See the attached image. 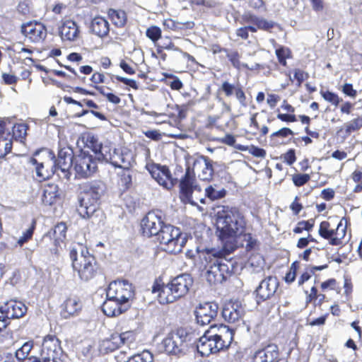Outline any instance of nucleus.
<instances>
[{"label":"nucleus","mask_w":362,"mask_h":362,"mask_svg":"<svg viewBox=\"0 0 362 362\" xmlns=\"http://www.w3.org/2000/svg\"><path fill=\"white\" fill-rule=\"evenodd\" d=\"M247 220L244 211L236 206H222L216 214V233L224 244V250L233 252L237 248V239L243 237L247 242L246 249L252 250L257 243L251 233H246Z\"/></svg>","instance_id":"obj_1"},{"label":"nucleus","mask_w":362,"mask_h":362,"mask_svg":"<svg viewBox=\"0 0 362 362\" xmlns=\"http://www.w3.org/2000/svg\"><path fill=\"white\" fill-rule=\"evenodd\" d=\"M193 284V279L187 274H180L165 284L162 276L155 279L151 293L156 294L158 301L162 305L173 303L187 294Z\"/></svg>","instance_id":"obj_2"},{"label":"nucleus","mask_w":362,"mask_h":362,"mask_svg":"<svg viewBox=\"0 0 362 362\" xmlns=\"http://www.w3.org/2000/svg\"><path fill=\"white\" fill-rule=\"evenodd\" d=\"M235 332L228 326L220 325L216 332L208 330L197 343V352L202 356H209L220 351L227 349L231 344Z\"/></svg>","instance_id":"obj_3"},{"label":"nucleus","mask_w":362,"mask_h":362,"mask_svg":"<svg viewBox=\"0 0 362 362\" xmlns=\"http://www.w3.org/2000/svg\"><path fill=\"white\" fill-rule=\"evenodd\" d=\"M103 187L100 180L87 181L78 185V211L82 218H91L99 211Z\"/></svg>","instance_id":"obj_4"},{"label":"nucleus","mask_w":362,"mask_h":362,"mask_svg":"<svg viewBox=\"0 0 362 362\" xmlns=\"http://www.w3.org/2000/svg\"><path fill=\"white\" fill-rule=\"evenodd\" d=\"M222 245V248L220 250L212 248L206 251L208 257H206V260L209 263L206 279L211 284L223 283L233 272V261L226 258V255L232 252L224 250V244Z\"/></svg>","instance_id":"obj_5"},{"label":"nucleus","mask_w":362,"mask_h":362,"mask_svg":"<svg viewBox=\"0 0 362 362\" xmlns=\"http://www.w3.org/2000/svg\"><path fill=\"white\" fill-rule=\"evenodd\" d=\"M69 257L74 270L83 281L93 279L100 271L95 256L82 245H78V247H72L69 252Z\"/></svg>","instance_id":"obj_6"},{"label":"nucleus","mask_w":362,"mask_h":362,"mask_svg":"<svg viewBox=\"0 0 362 362\" xmlns=\"http://www.w3.org/2000/svg\"><path fill=\"white\" fill-rule=\"evenodd\" d=\"M158 240L161 249L172 255L180 253L187 243L181 230L170 224H165L158 235Z\"/></svg>","instance_id":"obj_7"},{"label":"nucleus","mask_w":362,"mask_h":362,"mask_svg":"<svg viewBox=\"0 0 362 362\" xmlns=\"http://www.w3.org/2000/svg\"><path fill=\"white\" fill-rule=\"evenodd\" d=\"M241 19L243 23L248 25L238 28L236 35L245 40L249 38V32L257 33L258 30H262L272 33L277 25L274 21L267 20L250 11L244 13Z\"/></svg>","instance_id":"obj_8"},{"label":"nucleus","mask_w":362,"mask_h":362,"mask_svg":"<svg viewBox=\"0 0 362 362\" xmlns=\"http://www.w3.org/2000/svg\"><path fill=\"white\" fill-rule=\"evenodd\" d=\"M329 291H333L337 294H340L341 292L340 283L335 278H329L322 281L319 285V288L316 286H313L309 291H305V304L322 305L328 301L326 293Z\"/></svg>","instance_id":"obj_9"},{"label":"nucleus","mask_w":362,"mask_h":362,"mask_svg":"<svg viewBox=\"0 0 362 362\" xmlns=\"http://www.w3.org/2000/svg\"><path fill=\"white\" fill-rule=\"evenodd\" d=\"M33 358L34 362H65L66 355L57 336L48 334L44 337L40 357Z\"/></svg>","instance_id":"obj_10"},{"label":"nucleus","mask_w":362,"mask_h":362,"mask_svg":"<svg viewBox=\"0 0 362 362\" xmlns=\"http://www.w3.org/2000/svg\"><path fill=\"white\" fill-rule=\"evenodd\" d=\"M88 146L95 153H100L103 159L116 168L127 169L131 165L130 155L129 153H124L119 149L113 148L112 152L110 151L109 154H107V147H103L101 144H98V141L93 138L90 141Z\"/></svg>","instance_id":"obj_11"},{"label":"nucleus","mask_w":362,"mask_h":362,"mask_svg":"<svg viewBox=\"0 0 362 362\" xmlns=\"http://www.w3.org/2000/svg\"><path fill=\"white\" fill-rule=\"evenodd\" d=\"M347 233L346 225L340 220L335 228H332L328 221H322L319 225L318 234L324 240L328 241L332 246H342L345 244Z\"/></svg>","instance_id":"obj_12"},{"label":"nucleus","mask_w":362,"mask_h":362,"mask_svg":"<svg viewBox=\"0 0 362 362\" xmlns=\"http://www.w3.org/2000/svg\"><path fill=\"white\" fill-rule=\"evenodd\" d=\"M72 168L75 171L76 178L88 177L97 170V159L89 152L81 149L74 157Z\"/></svg>","instance_id":"obj_13"},{"label":"nucleus","mask_w":362,"mask_h":362,"mask_svg":"<svg viewBox=\"0 0 362 362\" xmlns=\"http://www.w3.org/2000/svg\"><path fill=\"white\" fill-rule=\"evenodd\" d=\"M247 362H288L281 357L279 346L269 343L261 348L251 351L246 358Z\"/></svg>","instance_id":"obj_14"},{"label":"nucleus","mask_w":362,"mask_h":362,"mask_svg":"<svg viewBox=\"0 0 362 362\" xmlns=\"http://www.w3.org/2000/svg\"><path fill=\"white\" fill-rule=\"evenodd\" d=\"M67 226L64 222L57 223L42 238L40 244L47 247L51 254L58 255L59 247L66 237Z\"/></svg>","instance_id":"obj_15"},{"label":"nucleus","mask_w":362,"mask_h":362,"mask_svg":"<svg viewBox=\"0 0 362 362\" xmlns=\"http://www.w3.org/2000/svg\"><path fill=\"white\" fill-rule=\"evenodd\" d=\"M20 33L28 42L33 44H42L47 38V28L42 22L31 20L21 25Z\"/></svg>","instance_id":"obj_16"},{"label":"nucleus","mask_w":362,"mask_h":362,"mask_svg":"<svg viewBox=\"0 0 362 362\" xmlns=\"http://www.w3.org/2000/svg\"><path fill=\"white\" fill-rule=\"evenodd\" d=\"M187 334L183 329L170 332L160 344V351L167 354L178 355L187 347Z\"/></svg>","instance_id":"obj_17"},{"label":"nucleus","mask_w":362,"mask_h":362,"mask_svg":"<svg viewBox=\"0 0 362 362\" xmlns=\"http://www.w3.org/2000/svg\"><path fill=\"white\" fill-rule=\"evenodd\" d=\"M160 211H150L141 221V231L144 237L158 235L165 226Z\"/></svg>","instance_id":"obj_18"},{"label":"nucleus","mask_w":362,"mask_h":362,"mask_svg":"<svg viewBox=\"0 0 362 362\" xmlns=\"http://www.w3.org/2000/svg\"><path fill=\"white\" fill-rule=\"evenodd\" d=\"M107 296L125 305V303L134 298V289L132 284L126 280L115 281L109 284Z\"/></svg>","instance_id":"obj_19"},{"label":"nucleus","mask_w":362,"mask_h":362,"mask_svg":"<svg viewBox=\"0 0 362 362\" xmlns=\"http://www.w3.org/2000/svg\"><path fill=\"white\" fill-rule=\"evenodd\" d=\"M146 168L151 177L161 186L170 189L177 182V179L173 177L170 170L167 165L157 163L147 165Z\"/></svg>","instance_id":"obj_20"},{"label":"nucleus","mask_w":362,"mask_h":362,"mask_svg":"<svg viewBox=\"0 0 362 362\" xmlns=\"http://www.w3.org/2000/svg\"><path fill=\"white\" fill-rule=\"evenodd\" d=\"M196 179L193 172H191V168L187 167L185 173L183 177L180 179L179 184V197L180 200L185 204H194L192 200L193 192L198 189L200 191V188H198L195 185Z\"/></svg>","instance_id":"obj_21"},{"label":"nucleus","mask_w":362,"mask_h":362,"mask_svg":"<svg viewBox=\"0 0 362 362\" xmlns=\"http://www.w3.org/2000/svg\"><path fill=\"white\" fill-rule=\"evenodd\" d=\"M279 283L275 277L268 276L263 279L256 288L255 300L258 305L270 299L276 293Z\"/></svg>","instance_id":"obj_22"},{"label":"nucleus","mask_w":362,"mask_h":362,"mask_svg":"<svg viewBox=\"0 0 362 362\" xmlns=\"http://www.w3.org/2000/svg\"><path fill=\"white\" fill-rule=\"evenodd\" d=\"M58 33L63 42H75L81 36V30L78 23L69 18H64L60 21Z\"/></svg>","instance_id":"obj_23"},{"label":"nucleus","mask_w":362,"mask_h":362,"mask_svg":"<svg viewBox=\"0 0 362 362\" xmlns=\"http://www.w3.org/2000/svg\"><path fill=\"white\" fill-rule=\"evenodd\" d=\"M191 172H193L195 179L197 175L201 180L210 181L214 175L211 160L206 156H202L196 159L192 168H191Z\"/></svg>","instance_id":"obj_24"},{"label":"nucleus","mask_w":362,"mask_h":362,"mask_svg":"<svg viewBox=\"0 0 362 362\" xmlns=\"http://www.w3.org/2000/svg\"><path fill=\"white\" fill-rule=\"evenodd\" d=\"M29 163L35 168L36 177L39 182L48 180L54 174L53 170L54 166L51 159L39 160L37 158L31 157L29 159Z\"/></svg>","instance_id":"obj_25"},{"label":"nucleus","mask_w":362,"mask_h":362,"mask_svg":"<svg viewBox=\"0 0 362 362\" xmlns=\"http://www.w3.org/2000/svg\"><path fill=\"white\" fill-rule=\"evenodd\" d=\"M218 306L215 303L200 304L195 310V316L198 324L209 325L218 315Z\"/></svg>","instance_id":"obj_26"},{"label":"nucleus","mask_w":362,"mask_h":362,"mask_svg":"<svg viewBox=\"0 0 362 362\" xmlns=\"http://www.w3.org/2000/svg\"><path fill=\"white\" fill-rule=\"evenodd\" d=\"M74 156L71 148H63L59 151L57 158H56L53 155L51 160H54L52 161L54 166L64 173L65 176L68 177L70 174L69 169L73 166Z\"/></svg>","instance_id":"obj_27"},{"label":"nucleus","mask_w":362,"mask_h":362,"mask_svg":"<svg viewBox=\"0 0 362 362\" xmlns=\"http://www.w3.org/2000/svg\"><path fill=\"white\" fill-rule=\"evenodd\" d=\"M10 123L9 117L0 119V158L11 153L13 148V141L10 138L11 132L7 129V124Z\"/></svg>","instance_id":"obj_28"},{"label":"nucleus","mask_w":362,"mask_h":362,"mask_svg":"<svg viewBox=\"0 0 362 362\" xmlns=\"http://www.w3.org/2000/svg\"><path fill=\"white\" fill-rule=\"evenodd\" d=\"M244 308L238 302L229 301L225 303L222 310V316L228 323H238L243 320Z\"/></svg>","instance_id":"obj_29"},{"label":"nucleus","mask_w":362,"mask_h":362,"mask_svg":"<svg viewBox=\"0 0 362 362\" xmlns=\"http://www.w3.org/2000/svg\"><path fill=\"white\" fill-rule=\"evenodd\" d=\"M2 306L6 317L10 319H18L23 317L27 313L26 305L21 301L10 300Z\"/></svg>","instance_id":"obj_30"},{"label":"nucleus","mask_w":362,"mask_h":362,"mask_svg":"<svg viewBox=\"0 0 362 362\" xmlns=\"http://www.w3.org/2000/svg\"><path fill=\"white\" fill-rule=\"evenodd\" d=\"M218 91L223 93L226 98L235 95L240 103L246 101L243 87L239 82L231 83L228 81H224L218 88Z\"/></svg>","instance_id":"obj_31"},{"label":"nucleus","mask_w":362,"mask_h":362,"mask_svg":"<svg viewBox=\"0 0 362 362\" xmlns=\"http://www.w3.org/2000/svg\"><path fill=\"white\" fill-rule=\"evenodd\" d=\"M82 307V302L78 297H69L62 305L61 315L66 319L78 315L81 313Z\"/></svg>","instance_id":"obj_32"},{"label":"nucleus","mask_w":362,"mask_h":362,"mask_svg":"<svg viewBox=\"0 0 362 362\" xmlns=\"http://www.w3.org/2000/svg\"><path fill=\"white\" fill-rule=\"evenodd\" d=\"M42 190L41 201L45 206H52L60 199L59 189L57 184H45Z\"/></svg>","instance_id":"obj_33"},{"label":"nucleus","mask_w":362,"mask_h":362,"mask_svg":"<svg viewBox=\"0 0 362 362\" xmlns=\"http://www.w3.org/2000/svg\"><path fill=\"white\" fill-rule=\"evenodd\" d=\"M103 313L107 317H115L127 310V307L122 303L107 296V299L101 306Z\"/></svg>","instance_id":"obj_34"},{"label":"nucleus","mask_w":362,"mask_h":362,"mask_svg":"<svg viewBox=\"0 0 362 362\" xmlns=\"http://www.w3.org/2000/svg\"><path fill=\"white\" fill-rule=\"evenodd\" d=\"M90 28L93 34L101 38L106 37L110 32L108 21L100 16H96L91 21Z\"/></svg>","instance_id":"obj_35"},{"label":"nucleus","mask_w":362,"mask_h":362,"mask_svg":"<svg viewBox=\"0 0 362 362\" xmlns=\"http://www.w3.org/2000/svg\"><path fill=\"white\" fill-rule=\"evenodd\" d=\"M281 107L287 113L278 112L276 115L277 119L286 123H292L298 121L297 117L295 115V107L288 103L286 100H284Z\"/></svg>","instance_id":"obj_36"},{"label":"nucleus","mask_w":362,"mask_h":362,"mask_svg":"<svg viewBox=\"0 0 362 362\" xmlns=\"http://www.w3.org/2000/svg\"><path fill=\"white\" fill-rule=\"evenodd\" d=\"M107 15L112 23L117 28H123L127 24V16L123 10L110 8Z\"/></svg>","instance_id":"obj_37"},{"label":"nucleus","mask_w":362,"mask_h":362,"mask_svg":"<svg viewBox=\"0 0 362 362\" xmlns=\"http://www.w3.org/2000/svg\"><path fill=\"white\" fill-rule=\"evenodd\" d=\"M122 346L118 332L112 333L102 342V347L106 353L112 352Z\"/></svg>","instance_id":"obj_38"},{"label":"nucleus","mask_w":362,"mask_h":362,"mask_svg":"<svg viewBox=\"0 0 362 362\" xmlns=\"http://www.w3.org/2000/svg\"><path fill=\"white\" fill-rule=\"evenodd\" d=\"M28 129L29 127L27 124L16 123L12 127V136H10V138L12 140L14 139L16 141L25 143Z\"/></svg>","instance_id":"obj_39"},{"label":"nucleus","mask_w":362,"mask_h":362,"mask_svg":"<svg viewBox=\"0 0 362 362\" xmlns=\"http://www.w3.org/2000/svg\"><path fill=\"white\" fill-rule=\"evenodd\" d=\"M275 54L279 64L284 67L288 66L287 59L293 58L291 49L283 45H278L275 49Z\"/></svg>","instance_id":"obj_40"},{"label":"nucleus","mask_w":362,"mask_h":362,"mask_svg":"<svg viewBox=\"0 0 362 362\" xmlns=\"http://www.w3.org/2000/svg\"><path fill=\"white\" fill-rule=\"evenodd\" d=\"M163 25L165 30L177 31L185 28L192 29L193 28L194 23V22L180 23L173 20L172 18H167L163 21Z\"/></svg>","instance_id":"obj_41"},{"label":"nucleus","mask_w":362,"mask_h":362,"mask_svg":"<svg viewBox=\"0 0 362 362\" xmlns=\"http://www.w3.org/2000/svg\"><path fill=\"white\" fill-rule=\"evenodd\" d=\"M34 342L32 340L25 342L21 347L16 351V357L18 361H24L28 359L30 362L33 361L34 356H29L32 349L33 348Z\"/></svg>","instance_id":"obj_42"},{"label":"nucleus","mask_w":362,"mask_h":362,"mask_svg":"<svg viewBox=\"0 0 362 362\" xmlns=\"http://www.w3.org/2000/svg\"><path fill=\"white\" fill-rule=\"evenodd\" d=\"M235 149L241 151H248L252 156L256 158H264L267 155V152L264 148L252 144L250 146L238 144L235 146Z\"/></svg>","instance_id":"obj_43"},{"label":"nucleus","mask_w":362,"mask_h":362,"mask_svg":"<svg viewBox=\"0 0 362 362\" xmlns=\"http://www.w3.org/2000/svg\"><path fill=\"white\" fill-rule=\"evenodd\" d=\"M226 57H228L231 65L238 70H240L242 69L247 70L253 69L250 68L247 64H243L240 62V54L237 50H233L232 52L228 51L226 53Z\"/></svg>","instance_id":"obj_44"},{"label":"nucleus","mask_w":362,"mask_h":362,"mask_svg":"<svg viewBox=\"0 0 362 362\" xmlns=\"http://www.w3.org/2000/svg\"><path fill=\"white\" fill-rule=\"evenodd\" d=\"M346 136L362 129V115H358L344 124Z\"/></svg>","instance_id":"obj_45"},{"label":"nucleus","mask_w":362,"mask_h":362,"mask_svg":"<svg viewBox=\"0 0 362 362\" xmlns=\"http://www.w3.org/2000/svg\"><path fill=\"white\" fill-rule=\"evenodd\" d=\"M315 221L313 218H310L308 220H302L297 223L296 226L293 229V233L294 234H300L303 231H307L308 233L311 232L315 226Z\"/></svg>","instance_id":"obj_46"},{"label":"nucleus","mask_w":362,"mask_h":362,"mask_svg":"<svg viewBox=\"0 0 362 362\" xmlns=\"http://www.w3.org/2000/svg\"><path fill=\"white\" fill-rule=\"evenodd\" d=\"M257 113L253 114L250 117V128L254 130L251 132V134L253 136H257L259 134L260 136H264L267 134L269 132V129L267 126H263L261 128L259 127V124L257 120Z\"/></svg>","instance_id":"obj_47"},{"label":"nucleus","mask_w":362,"mask_h":362,"mask_svg":"<svg viewBox=\"0 0 362 362\" xmlns=\"http://www.w3.org/2000/svg\"><path fill=\"white\" fill-rule=\"evenodd\" d=\"M132 184V175L129 173V168L123 169L119 174L118 185L122 187L123 191L129 189Z\"/></svg>","instance_id":"obj_48"},{"label":"nucleus","mask_w":362,"mask_h":362,"mask_svg":"<svg viewBox=\"0 0 362 362\" xmlns=\"http://www.w3.org/2000/svg\"><path fill=\"white\" fill-rule=\"evenodd\" d=\"M350 178L356 184L353 192H362V167L356 168L350 175Z\"/></svg>","instance_id":"obj_49"},{"label":"nucleus","mask_w":362,"mask_h":362,"mask_svg":"<svg viewBox=\"0 0 362 362\" xmlns=\"http://www.w3.org/2000/svg\"><path fill=\"white\" fill-rule=\"evenodd\" d=\"M320 93L325 100L335 107H337L339 103L343 101V99L340 98L337 93L329 91L328 90H321Z\"/></svg>","instance_id":"obj_50"},{"label":"nucleus","mask_w":362,"mask_h":362,"mask_svg":"<svg viewBox=\"0 0 362 362\" xmlns=\"http://www.w3.org/2000/svg\"><path fill=\"white\" fill-rule=\"evenodd\" d=\"M36 225L37 221L33 218L29 228L23 233L22 236H21L18 240V243L21 246L32 239L34 231L36 228Z\"/></svg>","instance_id":"obj_51"},{"label":"nucleus","mask_w":362,"mask_h":362,"mask_svg":"<svg viewBox=\"0 0 362 362\" xmlns=\"http://www.w3.org/2000/svg\"><path fill=\"white\" fill-rule=\"evenodd\" d=\"M300 268V262L294 261L290 266L289 270L286 274L284 281L286 283L290 284L295 281L298 270Z\"/></svg>","instance_id":"obj_52"},{"label":"nucleus","mask_w":362,"mask_h":362,"mask_svg":"<svg viewBox=\"0 0 362 362\" xmlns=\"http://www.w3.org/2000/svg\"><path fill=\"white\" fill-rule=\"evenodd\" d=\"M106 78L105 74L100 71H95L94 72L91 77L90 78V81L91 82V86L98 90L99 92L100 90H103L101 86H99L100 84L104 83L105 82Z\"/></svg>","instance_id":"obj_53"},{"label":"nucleus","mask_w":362,"mask_h":362,"mask_svg":"<svg viewBox=\"0 0 362 362\" xmlns=\"http://www.w3.org/2000/svg\"><path fill=\"white\" fill-rule=\"evenodd\" d=\"M205 195L211 201L223 198L226 195V190L222 189L219 191L216 190L211 185L205 189Z\"/></svg>","instance_id":"obj_54"},{"label":"nucleus","mask_w":362,"mask_h":362,"mask_svg":"<svg viewBox=\"0 0 362 362\" xmlns=\"http://www.w3.org/2000/svg\"><path fill=\"white\" fill-rule=\"evenodd\" d=\"M161 35L162 30L157 25H151L146 30V36L154 43L161 38Z\"/></svg>","instance_id":"obj_55"},{"label":"nucleus","mask_w":362,"mask_h":362,"mask_svg":"<svg viewBox=\"0 0 362 362\" xmlns=\"http://www.w3.org/2000/svg\"><path fill=\"white\" fill-rule=\"evenodd\" d=\"M293 185L300 187L307 184L310 180V175L308 173H294L291 176Z\"/></svg>","instance_id":"obj_56"},{"label":"nucleus","mask_w":362,"mask_h":362,"mask_svg":"<svg viewBox=\"0 0 362 362\" xmlns=\"http://www.w3.org/2000/svg\"><path fill=\"white\" fill-rule=\"evenodd\" d=\"M299 120L303 124H306V127H305V132L312 136L314 139H319L320 134L317 132L312 131L310 129V124L311 122V119L310 117L305 115H300L298 116Z\"/></svg>","instance_id":"obj_57"},{"label":"nucleus","mask_w":362,"mask_h":362,"mask_svg":"<svg viewBox=\"0 0 362 362\" xmlns=\"http://www.w3.org/2000/svg\"><path fill=\"white\" fill-rule=\"evenodd\" d=\"M310 77L309 74L300 69H293V78L296 81V86L300 87L302 83L308 79Z\"/></svg>","instance_id":"obj_58"},{"label":"nucleus","mask_w":362,"mask_h":362,"mask_svg":"<svg viewBox=\"0 0 362 362\" xmlns=\"http://www.w3.org/2000/svg\"><path fill=\"white\" fill-rule=\"evenodd\" d=\"M119 336L120 337L122 345L132 344L136 339V332L134 330L119 333Z\"/></svg>","instance_id":"obj_59"},{"label":"nucleus","mask_w":362,"mask_h":362,"mask_svg":"<svg viewBox=\"0 0 362 362\" xmlns=\"http://www.w3.org/2000/svg\"><path fill=\"white\" fill-rule=\"evenodd\" d=\"M18 13L28 17L31 15V8L30 4L27 1H22L18 3L16 7Z\"/></svg>","instance_id":"obj_60"},{"label":"nucleus","mask_w":362,"mask_h":362,"mask_svg":"<svg viewBox=\"0 0 362 362\" xmlns=\"http://www.w3.org/2000/svg\"><path fill=\"white\" fill-rule=\"evenodd\" d=\"M283 161L288 165H292L296 160V150L288 149L286 153L281 155Z\"/></svg>","instance_id":"obj_61"},{"label":"nucleus","mask_w":362,"mask_h":362,"mask_svg":"<svg viewBox=\"0 0 362 362\" xmlns=\"http://www.w3.org/2000/svg\"><path fill=\"white\" fill-rule=\"evenodd\" d=\"M220 119L219 115H209L206 119L205 127L208 129L216 128L221 129V126L218 125V122Z\"/></svg>","instance_id":"obj_62"},{"label":"nucleus","mask_w":362,"mask_h":362,"mask_svg":"<svg viewBox=\"0 0 362 362\" xmlns=\"http://www.w3.org/2000/svg\"><path fill=\"white\" fill-rule=\"evenodd\" d=\"M215 141L229 146H233L235 148L238 145L235 144V136L231 134H226L223 137L216 139Z\"/></svg>","instance_id":"obj_63"},{"label":"nucleus","mask_w":362,"mask_h":362,"mask_svg":"<svg viewBox=\"0 0 362 362\" xmlns=\"http://www.w3.org/2000/svg\"><path fill=\"white\" fill-rule=\"evenodd\" d=\"M341 90L346 96H349L351 98H355L358 95L357 90L354 88L351 83H344L341 86Z\"/></svg>","instance_id":"obj_64"}]
</instances>
